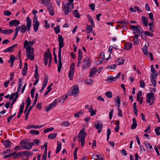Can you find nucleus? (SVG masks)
<instances>
[{"mask_svg": "<svg viewBox=\"0 0 160 160\" xmlns=\"http://www.w3.org/2000/svg\"><path fill=\"white\" fill-rule=\"evenodd\" d=\"M35 42L34 40L32 41H28L27 40H25L24 41L23 47L26 49L27 59H30L31 61H32L34 59L33 48H32L31 46Z\"/></svg>", "mask_w": 160, "mask_h": 160, "instance_id": "f257e3e1", "label": "nucleus"}, {"mask_svg": "<svg viewBox=\"0 0 160 160\" xmlns=\"http://www.w3.org/2000/svg\"><path fill=\"white\" fill-rule=\"evenodd\" d=\"M58 41L59 42V51L58 52V70L59 73L60 72L62 64L61 61V49L64 47V39L62 36L60 34L58 35Z\"/></svg>", "mask_w": 160, "mask_h": 160, "instance_id": "f03ea898", "label": "nucleus"}, {"mask_svg": "<svg viewBox=\"0 0 160 160\" xmlns=\"http://www.w3.org/2000/svg\"><path fill=\"white\" fill-rule=\"evenodd\" d=\"M87 133L85 132V129L82 128L79 133L78 137L79 141L81 142V146L83 147L85 142V138L87 136Z\"/></svg>", "mask_w": 160, "mask_h": 160, "instance_id": "7ed1b4c3", "label": "nucleus"}, {"mask_svg": "<svg viewBox=\"0 0 160 160\" xmlns=\"http://www.w3.org/2000/svg\"><path fill=\"white\" fill-rule=\"evenodd\" d=\"M73 8V4L67 3L66 5H64L62 9L65 15H68Z\"/></svg>", "mask_w": 160, "mask_h": 160, "instance_id": "20e7f679", "label": "nucleus"}, {"mask_svg": "<svg viewBox=\"0 0 160 160\" xmlns=\"http://www.w3.org/2000/svg\"><path fill=\"white\" fill-rule=\"evenodd\" d=\"M79 88L77 85H74L69 91V94L71 96H77L79 94Z\"/></svg>", "mask_w": 160, "mask_h": 160, "instance_id": "39448f33", "label": "nucleus"}, {"mask_svg": "<svg viewBox=\"0 0 160 160\" xmlns=\"http://www.w3.org/2000/svg\"><path fill=\"white\" fill-rule=\"evenodd\" d=\"M146 96L147 102L149 103L150 105L153 104L154 102V100L153 99L154 94L152 92L148 93Z\"/></svg>", "mask_w": 160, "mask_h": 160, "instance_id": "423d86ee", "label": "nucleus"}, {"mask_svg": "<svg viewBox=\"0 0 160 160\" xmlns=\"http://www.w3.org/2000/svg\"><path fill=\"white\" fill-rule=\"evenodd\" d=\"M91 65V61L88 58L84 59L82 64V68L83 70H85L89 68Z\"/></svg>", "mask_w": 160, "mask_h": 160, "instance_id": "0eeeda50", "label": "nucleus"}, {"mask_svg": "<svg viewBox=\"0 0 160 160\" xmlns=\"http://www.w3.org/2000/svg\"><path fill=\"white\" fill-rule=\"evenodd\" d=\"M130 27H131V29L133 31L134 34L138 33L140 35L142 33V31H141V28L140 26L132 25Z\"/></svg>", "mask_w": 160, "mask_h": 160, "instance_id": "6e6552de", "label": "nucleus"}, {"mask_svg": "<svg viewBox=\"0 0 160 160\" xmlns=\"http://www.w3.org/2000/svg\"><path fill=\"white\" fill-rule=\"evenodd\" d=\"M74 68L75 65L74 63L71 66L69 72L68 73V76L69 79L71 80H72L73 77V74L74 72Z\"/></svg>", "mask_w": 160, "mask_h": 160, "instance_id": "1a4fd4ad", "label": "nucleus"}, {"mask_svg": "<svg viewBox=\"0 0 160 160\" xmlns=\"http://www.w3.org/2000/svg\"><path fill=\"white\" fill-rule=\"evenodd\" d=\"M57 101L56 99L51 103L48 104L46 107L45 110L47 112L50 109H52L54 108L57 105Z\"/></svg>", "mask_w": 160, "mask_h": 160, "instance_id": "9d476101", "label": "nucleus"}, {"mask_svg": "<svg viewBox=\"0 0 160 160\" xmlns=\"http://www.w3.org/2000/svg\"><path fill=\"white\" fill-rule=\"evenodd\" d=\"M40 142L39 140L37 139H34L33 142H30L28 143V149L30 150L32 148V146L38 145Z\"/></svg>", "mask_w": 160, "mask_h": 160, "instance_id": "9b49d317", "label": "nucleus"}, {"mask_svg": "<svg viewBox=\"0 0 160 160\" xmlns=\"http://www.w3.org/2000/svg\"><path fill=\"white\" fill-rule=\"evenodd\" d=\"M46 6L47 7V9L49 11L50 14L52 15H54L55 13L52 3Z\"/></svg>", "mask_w": 160, "mask_h": 160, "instance_id": "f8f14e48", "label": "nucleus"}, {"mask_svg": "<svg viewBox=\"0 0 160 160\" xmlns=\"http://www.w3.org/2000/svg\"><path fill=\"white\" fill-rule=\"evenodd\" d=\"M20 24V21L16 19L11 20L9 22V25L10 27L13 26H16Z\"/></svg>", "mask_w": 160, "mask_h": 160, "instance_id": "ddd939ff", "label": "nucleus"}, {"mask_svg": "<svg viewBox=\"0 0 160 160\" xmlns=\"http://www.w3.org/2000/svg\"><path fill=\"white\" fill-rule=\"evenodd\" d=\"M95 127L96 129L98 130V133H100L102 131V129L103 127V124L102 123L97 122L96 124H95Z\"/></svg>", "mask_w": 160, "mask_h": 160, "instance_id": "4468645a", "label": "nucleus"}, {"mask_svg": "<svg viewBox=\"0 0 160 160\" xmlns=\"http://www.w3.org/2000/svg\"><path fill=\"white\" fill-rule=\"evenodd\" d=\"M12 153H14V154L12 156V158L13 159H16L19 157H21L23 156L22 153V152H19L18 153H17L16 152H12Z\"/></svg>", "mask_w": 160, "mask_h": 160, "instance_id": "2eb2a0df", "label": "nucleus"}, {"mask_svg": "<svg viewBox=\"0 0 160 160\" xmlns=\"http://www.w3.org/2000/svg\"><path fill=\"white\" fill-rule=\"evenodd\" d=\"M28 149V146H17L13 148V150H21L22 149Z\"/></svg>", "mask_w": 160, "mask_h": 160, "instance_id": "dca6fc26", "label": "nucleus"}, {"mask_svg": "<svg viewBox=\"0 0 160 160\" xmlns=\"http://www.w3.org/2000/svg\"><path fill=\"white\" fill-rule=\"evenodd\" d=\"M26 20L27 30L28 31H29L31 26V19L29 18V17H27L26 18Z\"/></svg>", "mask_w": 160, "mask_h": 160, "instance_id": "f3484780", "label": "nucleus"}, {"mask_svg": "<svg viewBox=\"0 0 160 160\" xmlns=\"http://www.w3.org/2000/svg\"><path fill=\"white\" fill-rule=\"evenodd\" d=\"M2 142L6 148H9L11 146V142L9 140H3Z\"/></svg>", "mask_w": 160, "mask_h": 160, "instance_id": "a211bd4d", "label": "nucleus"}, {"mask_svg": "<svg viewBox=\"0 0 160 160\" xmlns=\"http://www.w3.org/2000/svg\"><path fill=\"white\" fill-rule=\"evenodd\" d=\"M151 72L153 74H151L150 76H154L155 78H157L158 76V73L156 72L155 70V69L153 65H151Z\"/></svg>", "mask_w": 160, "mask_h": 160, "instance_id": "6ab92c4d", "label": "nucleus"}, {"mask_svg": "<svg viewBox=\"0 0 160 160\" xmlns=\"http://www.w3.org/2000/svg\"><path fill=\"white\" fill-rule=\"evenodd\" d=\"M22 152V153L23 155H24L26 158H29L31 156L32 154V152L28 151H24Z\"/></svg>", "mask_w": 160, "mask_h": 160, "instance_id": "aec40b11", "label": "nucleus"}, {"mask_svg": "<svg viewBox=\"0 0 160 160\" xmlns=\"http://www.w3.org/2000/svg\"><path fill=\"white\" fill-rule=\"evenodd\" d=\"M31 100L29 97H28L27 99V104L26 107L24 111V113H25L27 111L28 108L30 106L31 103Z\"/></svg>", "mask_w": 160, "mask_h": 160, "instance_id": "412c9836", "label": "nucleus"}, {"mask_svg": "<svg viewBox=\"0 0 160 160\" xmlns=\"http://www.w3.org/2000/svg\"><path fill=\"white\" fill-rule=\"evenodd\" d=\"M28 69V64L27 63H25V65L24 68H23L22 71V75L23 76H25L27 74V72Z\"/></svg>", "mask_w": 160, "mask_h": 160, "instance_id": "4be33fe9", "label": "nucleus"}, {"mask_svg": "<svg viewBox=\"0 0 160 160\" xmlns=\"http://www.w3.org/2000/svg\"><path fill=\"white\" fill-rule=\"evenodd\" d=\"M139 36V35H135L134 36L133 38V41L134 43V44L135 45H137L139 44V42L138 39V37Z\"/></svg>", "mask_w": 160, "mask_h": 160, "instance_id": "5701e85b", "label": "nucleus"}, {"mask_svg": "<svg viewBox=\"0 0 160 160\" xmlns=\"http://www.w3.org/2000/svg\"><path fill=\"white\" fill-rule=\"evenodd\" d=\"M124 62V59L122 58L117 59L116 61V65H120Z\"/></svg>", "mask_w": 160, "mask_h": 160, "instance_id": "b1692460", "label": "nucleus"}, {"mask_svg": "<svg viewBox=\"0 0 160 160\" xmlns=\"http://www.w3.org/2000/svg\"><path fill=\"white\" fill-rule=\"evenodd\" d=\"M33 29L34 31L35 32H37L39 26V22H37L35 23H33Z\"/></svg>", "mask_w": 160, "mask_h": 160, "instance_id": "393cba45", "label": "nucleus"}, {"mask_svg": "<svg viewBox=\"0 0 160 160\" xmlns=\"http://www.w3.org/2000/svg\"><path fill=\"white\" fill-rule=\"evenodd\" d=\"M116 67V64H111L107 67V68L108 70H110L111 71L115 70Z\"/></svg>", "mask_w": 160, "mask_h": 160, "instance_id": "a878e982", "label": "nucleus"}, {"mask_svg": "<svg viewBox=\"0 0 160 160\" xmlns=\"http://www.w3.org/2000/svg\"><path fill=\"white\" fill-rule=\"evenodd\" d=\"M132 124L131 126V128L132 129H135L137 126V123L136 120L135 118H133L132 119Z\"/></svg>", "mask_w": 160, "mask_h": 160, "instance_id": "bb28decb", "label": "nucleus"}, {"mask_svg": "<svg viewBox=\"0 0 160 160\" xmlns=\"http://www.w3.org/2000/svg\"><path fill=\"white\" fill-rule=\"evenodd\" d=\"M13 32V30L12 29H8L3 30L2 31V33L5 34H9Z\"/></svg>", "mask_w": 160, "mask_h": 160, "instance_id": "cd10ccee", "label": "nucleus"}, {"mask_svg": "<svg viewBox=\"0 0 160 160\" xmlns=\"http://www.w3.org/2000/svg\"><path fill=\"white\" fill-rule=\"evenodd\" d=\"M151 81L153 86L154 87H156L157 85L156 81L155 80V79L157 78H155L154 76H151Z\"/></svg>", "mask_w": 160, "mask_h": 160, "instance_id": "c85d7f7f", "label": "nucleus"}, {"mask_svg": "<svg viewBox=\"0 0 160 160\" xmlns=\"http://www.w3.org/2000/svg\"><path fill=\"white\" fill-rule=\"evenodd\" d=\"M57 147L56 148V153H58L61 149L62 144L60 142H58Z\"/></svg>", "mask_w": 160, "mask_h": 160, "instance_id": "c756f323", "label": "nucleus"}, {"mask_svg": "<svg viewBox=\"0 0 160 160\" xmlns=\"http://www.w3.org/2000/svg\"><path fill=\"white\" fill-rule=\"evenodd\" d=\"M142 22V23L147 27L148 25V19L146 18L144 16H142L141 18Z\"/></svg>", "mask_w": 160, "mask_h": 160, "instance_id": "7c9ffc66", "label": "nucleus"}, {"mask_svg": "<svg viewBox=\"0 0 160 160\" xmlns=\"http://www.w3.org/2000/svg\"><path fill=\"white\" fill-rule=\"evenodd\" d=\"M132 42H127L126 44L125 45V47L124 49L125 50H128L132 46Z\"/></svg>", "mask_w": 160, "mask_h": 160, "instance_id": "2f4dec72", "label": "nucleus"}, {"mask_svg": "<svg viewBox=\"0 0 160 160\" xmlns=\"http://www.w3.org/2000/svg\"><path fill=\"white\" fill-rule=\"evenodd\" d=\"M42 3L43 4L44 6H46L48 5L51 3L50 0H41Z\"/></svg>", "mask_w": 160, "mask_h": 160, "instance_id": "473e14b6", "label": "nucleus"}, {"mask_svg": "<svg viewBox=\"0 0 160 160\" xmlns=\"http://www.w3.org/2000/svg\"><path fill=\"white\" fill-rule=\"evenodd\" d=\"M70 125V122L67 121H63L60 124V125L61 126H64L65 127H69Z\"/></svg>", "mask_w": 160, "mask_h": 160, "instance_id": "72a5a7b5", "label": "nucleus"}, {"mask_svg": "<svg viewBox=\"0 0 160 160\" xmlns=\"http://www.w3.org/2000/svg\"><path fill=\"white\" fill-rule=\"evenodd\" d=\"M94 81L93 80L90 79H87L85 82V83L87 85H92Z\"/></svg>", "mask_w": 160, "mask_h": 160, "instance_id": "f704fd0d", "label": "nucleus"}, {"mask_svg": "<svg viewBox=\"0 0 160 160\" xmlns=\"http://www.w3.org/2000/svg\"><path fill=\"white\" fill-rule=\"evenodd\" d=\"M144 144L146 149L150 150L152 149V146L149 142H145Z\"/></svg>", "mask_w": 160, "mask_h": 160, "instance_id": "c9c22d12", "label": "nucleus"}, {"mask_svg": "<svg viewBox=\"0 0 160 160\" xmlns=\"http://www.w3.org/2000/svg\"><path fill=\"white\" fill-rule=\"evenodd\" d=\"M21 28L20 30V32L24 33L27 30L26 26L24 24L22 25L21 26Z\"/></svg>", "mask_w": 160, "mask_h": 160, "instance_id": "e433bc0d", "label": "nucleus"}, {"mask_svg": "<svg viewBox=\"0 0 160 160\" xmlns=\"http://www.w3.org/2000/svg\"><path fill=\"white\" fill-rule=\"evenodd\" d=\"M57 134L55 133H51L49 134L48 136V138L50 139H53L56 138Z\"/></svg>", "mask_w": 160, "mask_h": 160, "instance_id": "4c0bfd02", "label": "nucleus"}, {"mask_svg": "<svg viewBox=\"0 0 160 160\" xmlns=\"http://www.w3.org/2000/svg\"><path fill=\"white\" fill-rule=\"evenodd\" d=\"M73 13L75 17L78 18L80 17V15H79L78 10L76 9L73 11Z\"/></svg>", "mask_w": 160, "mask_h": 160, "instance_id": "58836bf2", "label": "nucleus"}, {"mask_svg": "<svg viewBox=\"0 0 160 160\" xmlns=\"http://www.w3.org/2000/svg\"><path fill=\"white\" fill-rule=\"evenodd\" d=\"M14 51V50L12 49V47H8L6 49H4L3 52H12Z\"/></svg>", "mask_w": 160, "mask_h": 160, "instance_id": "ea45409f", "label": "nucleus"}, {"mask_svg": "<svg viewBox=\"0 0 160 160\" xmlns=\"http://www.w3.org/2000/svg\"><path fill=\"white\" fill-rule=\"evenodd\" d=\"M149 29L150 31L153 32L154 31V26L152 23H148Z\"/></svg>", "mask_w": 160, "mask_h": 160, "instance_id": "a19ab883", "label": "nucleus"}, {"mask_svg": "<svg viewBox=\"0 0 160 160\" xmlns=\"http://www.w3.org/2000/svg\"><path fill=\"white\" fill-rule=\"evenodd\" d=\"M54 30L56 34H58L60 32V27L58 25L54 28Z\"/></svg>", "mask_w": 160, "mask_h": 160, "instance_id": "79ce46f5", "label": "nucleus"}, {"mask_svg": "<svg viewBox=\"0 0 160 160\" xmlns=\"http://www.w3.org/2000/svg\"><path fill=\"white\" fill-rule=\"evenodd\" d=\"M113 48V47L112 46H110L108 48V51L110 53H109V57L106 59V60H108L109 58H110V57L111 54H112V49Z\"/></svg>", "mask_w": 160, "mask_h": 160, "instance_id": "37998d69", "label": "nucleus"}, {"mask_svg": "<svg viewBox=\"0 0 160 160\" xmlns=\"http://www.w3.org/2000/svg\"><path fill=\"white\" fill-rule=\"evenodd\" d=\"M50 57H52L50 52H45L44 54V59L45 58H47V60H48V59Z\"/></svg>", "mask_w": 160, "mask_h": 160, "instance_id": "c03bdc74", "label": "nucleus"}, {"mask_svg": "<svg viewBox=\"0 0 160 160\" xmlns=\"http://www.w3.org/2000/svg\"><path fill=\"white\" fill-rule=\"evenodd\" d=\"M142 50L144 54L146 55H147L148 54V51L147 48L146 47H143L142 48Z\"/></svg>", "mask_w": 160, "mask_h": 160, "instance_id": "a18cd8bd", "label": "nucleus"}, {"mask_svg": "<svg viewBox=\"0 0 160 160\" xmlns=\"http://www.w3.org/2000/svg\"><path fill=\"white\" fill-rule=\"evenodd\" d=\"M92 27L91 25H88L86 30L87 32L89 33L92 32Z\"/></svg>", "mask_w": 160, "mask_h": 160, "instance_id": "49530a36", "label": "nucleus"}, {"mask_svg": "<svg viewBox=\"0 0 160 160\" xmlns=\"http://www.w3.org/2000/svg\"><path fill=\"white\" fill-rule=\"evenodd\" d=\"M10 61L11 64V66H12L13 63L15 61V57L13 55H11L10 56Z\"/></svg>", "mask_w": 160, "mask_h": 160, "instance_id": "de8ad7c7", "label": "nucleus"}, {"mask_svg": "<svg viewBox=\"0 0 160 160\" xmlns=\"http://www.w3.org/2000/svg\"><path fill=\"white\" fill-rule=\"evenodd\" d=\"M30 133L32 134L38 135L39 132L37 130H31L30 131Z\"/></svg>", "mask_w": 160, "mask_h": 160, "instance_id": "09e8293b", "label": "nucleus"}, {"mask_svg": "<svg viewBox=\"0 0 160 160\" xmlns=\"http://www.w3.org/2000/svg\"><path fill=\"white\" fill-rule=\"evenodd\" d=\"M38 76V67L37 65L36 66V68L35 70V74L34 75V78H37Z\"/></svg>", "mask_w": 160, "mask_h": 160, "instance_id": "8fccbe9b", "label": "nucleus"}, {"mask_svg": "<svg viewBox=\"0 0 160 160\" xmlns=\"http://www.w3.org/2000/svg\"><path fill=\"white\" fill-rule=\"evenodd\" d=\"M105 95L107 97L109 98H111L112 97V94L110 92H106L105 93Z\"/></svg>", "mask_w": 160, "mask_h": 160, "instance_id": "3c124183", "label": "nucleus"}, {"mask_svg": "<svg viewBox=\"0 0 160 160\" xmlns=\"http://www.w3.org/2000/svg\"><path fill=\"white\" fill-rule=\"evenodd\" d=\"M53 128H49L45 129L43 131L44 133H46L49 131H52L54 129Z\"/></svg>", "mask_w": 160, "mask_h": 160, "instance_id": "603ef678", "label": "nucleus"}, {"mask_svg": "<svg viewBox=\"0 0 160 160\" xmlns=\"http://www.w3.org/2000/svg\"><path fill=\"white\" fill-rule=\"evenodd\" d=\"M159 131H160V127H158V128H156L155 129V132L157 135L158 136L160 135V132Z\"/></svg>", "mask_w": 160, "mask_h": 160, "instance_id": "864d4df0", "label": "nucleus"}, {"mask_svg": "<svg viewBox=\"0 0 160 160\" xmlns=\"http://www.w3.org/2000/svg\"><path fill=\"white\" fill-rule=\"evenodd\" d=\"M83 111L82 110H81L80 111L78 112L75 113L74 114V117L76 118H77L79 117L80 115L82 114L83 113Z\"/></svg>", "mask_w": 160, "mask_h": 160, "instance_id": "5fc2aeb1", "label": "nucleus"}, {"mask_svg": "<svg viewBox=\"0 0 160 160\" xmlns=\"http://www.w3.org/2000/svg\"><path fill=\"white\" fill-rule=\"evenodd\" d=\"M118 23L123 24L124 25L123 26V27H126V25L129 23L128 22L124 21H119L118 22Z\"/></svg>", "mask_w": 160, "mask_h": 160, "instance_id": "6e6d98bb", "label": "nucleus"}, {"mask_svg": "<svg viewBox=\"0 0 160 160\" xmlns=\"http://www.w3.org/2000/svg\"><path fill=\"white\" fill-rule=\"evenodd\" d=\"M16 113H15L14 114L12 115L9 116L7 118V122L9 123L10 122L11 119L15 115Z\"/></svg>", "mask_w": 160, "mask_h": 160, "instance_id": "4d7b16f0", "label": "nucleus"}, {"mask_svg": "<svg viewBox=\"0 0 160 160\" xmlns=\"http://www.w3.org/2000/svg\"><path fill=\"white\" fill-rule=\"evenodd\" d=\"M48 81V80L47 78H45L44 81L43 82L42 87L45 88L47 86Z\"/></svg>", "mask_w": 160, "mask_h": 160, "instance_id": "13d9d810", "label": "nucleus"}, {"mask_svg": "<svg viewBox=\"0 0 160 160\" xmlns=\"http://www.w3.org/2000/svg\"><path fill=\"white\" fill-rule=\"evenodd\" d=\"M96 71H97V68L94 67L92 68L91 69V70H90V72L95 74Z\"/></svg>", "mask_w": 160, "mask_h": 160, "instance_id": "bf43d9fd", "label": "nucleus"}, {"mask_svg": "<svg viewBox=\"0 0 160 160\" xmlns=\"http://www.w3.org/2000/svg\"><path fill=\"white\" fill-rule=\"evenodd\" d=\"M140 86L142 88H144L145 87V83L143 81L141 80L140 82Z\"/></svg>", "mask_w": 160, "mask_h": 160, "instance_id": "052dcab7", "label": "nucleus"}, {"mask_svg": "<svg viewBox=\"0 0 160 160\" xmlns=\"http://www.w3.org/2000/svg\"><path fill=\"white\" fill-rule=\"evenodd\" d=\"M4 14L5 16H8L11 14V12L9 11H4Z\"/></svg>", "mask_w": 160, "mask_h": 160, "instance_id": "680f3d73", "label": "nucleus"}, {"mask_svg": "<svg viewBox=\"0 0 160 160\" xmlns=\"http://www.w3.org/2000/svg\"><path fill=\"white\" fill-rule=\"evenodd\" d=\"M113 110L112 109L109 112V118L110 119H111L112 117L113 114Z\"/></svg>", "mask_w": 160, "mask_h": 160, "instance_id": "e2e57ef3", "label": "nucleus"}, {"mask_svg": "<svg viewBox=\"0 0 160 160\" xmlns=\"http://www.w3.org/2000/svg\"><path fill=\"white\" fill-rule=\"evenodd\" d=\"M139 147H140V151L141 152L143 153L145 151L144 147L142 146L141 145H139Z\"/></svg>", "mask_w": 160, "mask_h": 160, "instance_id": "0e129e2a", "label": "nucleus"}, {"mask_svg": "<svg viewBox=\"0 0 160 160\" xmlns=\"http://www.w3.org/2000/svg\"><path fill=\"white\" fill-rule=\"evenodd\" d=\"M107 79L109 81H110L111 82H112L113 81H115L116 80V78L115 77L112 78L110 76H108L107 78Z\"/></svg>", "mask_w": 160, "mask_h": 160, "instance_id": "69168bd1", "label": "nucleus"}, {"mask_svg": "<svg viewBox=\"0 0 160 160\" xmlns=\"http://www.w3.org/2000/svg\"><path fill=\"white\" fill-rule=\"evenodd\" d=\"M24 106V102H22L20 105L19 110L23 111Z\"/></svg>", "mask_w": 160, "mask_h": 160, "instance_id": "338daca9", "label": "nucleus"}, {"mask_svg": "<svg viewBox=\"0 0 160 160\" xmlns=\"http://www.w3.org/2000/svg\"><path fill=\"white\" fill-rule=\"evenodd\" d=\"M38 128V126H36L33 125H31L28 126V128Z\"/></svg>", "mask_w": 160, "mask_h": 160, "instance_id": "774afa93", "label": "nucleus"}]
</instances>
